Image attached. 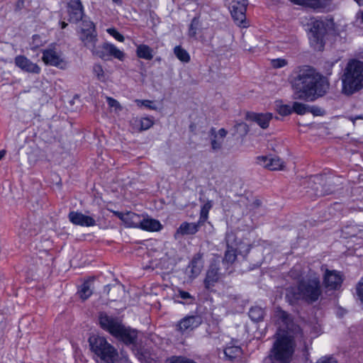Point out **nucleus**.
Listing matches in <instances>:
<instances>
[{
	"label": "nucleus",
	"mask_w": 363,
	"mask_h": 363,
	"mask_svg": "<svg viewBox=\"0 0 363 363\" xmlns=\"http://www.w3.org/2000/svg\"><path fill=\"white\" fill-rule=\"evenodd\" d=\"M275 316L279 328L271 351L272 363H289L292 359L296 341L302 342L303 347L306 348L305 336L288 313L277 309Z\"/></svg>",
	"instance_id": "f257e3e1"
},
{
	"label": "nucleus",
	"mask_w": 363,
	"mask_h": 363,
	"mask_svg": "<svg viewBox=\"0 0 363 363\" xmlns=\"http://www.w3.org/2000/svg\"><path fill=\"white\" fill-rule=\"evenodd\" d=\"M291 84L295 99L306 101H314L329 89L326 78L309 66L298 67L293 72Z\"/></svg>",
	"instance_id": "f03ea898"
},
{
	"label": "nucleus",
	"mask_w": 363,
	"mask_h": 363,
	"mask_svg": "<svg viewBox=\"0 0 363 363\" xmlns=\"http://www.w3.org/2000/svg\"><path fill=\"white\" fill-rule=\"evenodd\" d=\"M321 295L320 278L311 276L298 281L296 286L287 288L286 299L291 305L296 303L299 300L312 303L317 301Z\"/></svg>",
	"instance_id": "7ed1b4c3"
},
{
	"label": "nucleus",
	"mask_w": 363,
	"mask_h": 363,
	"mask_svg": "<svg viewBox=\"0 0 363 363\" xmlns=\"http://www.w3.org/2000/svg\"><path fill=\"white\" fill-rule=\"evenodd\" d=\"M89 343L91 352L99 358V363H131L123 352L119 357L117 350L104 337L92 335L89 338Z\"/></svg>",
	"instance_id": "20e7f679"
},
{
	"label": "nucleus",
	"mask_w": 363,
	"mask_h": 363,
	"mask_svg": "<svg viewBox=\"0 0 363 363\" xmlns=\"http://www.w3.org/2000/svg\"><path fill=\"white\" fill-rule=\"evenodd\" d=\"M99 324L104 330L108 331L125 345H135L136 343L137 330L126 328L118 318L109 316L105 313H101Z\"/></svg>",
	"instance_id": "39448f33"
},
{
	"label": "nucleus",
	"mask_w": 363,
	"mask_h": 363,
	"mask_svg": "<svg viewBox=\"0 0 363 363\" xmlns=\"http://www.w3.org/2000/svg\"><path fill=\"white\" fill-rule=\"evenodd\" d=\"M342 91L347 95L363 88V61L350 60L342 77Z\"/></svg>",
	"instance_id": "423d86ee"
},
{
	"label": "nucleus",
	"mask_w": 363,
	"mask_h": 363,
	"mask_svg": "<svg viewBox=\"0 0 363 363\" xmlns=\"http://www.w3.org/2000/svg\"><path fill=\"white\" fill-rule=\"evenodd\" d=\"M82 25L80 40L84 45L91 52L93 55L104 57V53L100 51L101 45H97L98 38L94 24L91 21H84Z\"/></svg>",
	"instance_id": "0eeeda50"
},
{
	"label": "nucleus",
	"mask_w": 363,
	"mask_h": 363,
	"mask_svg": "<svg viewBox=\"0 0 363 363\" xmlns=\"http://www.w3.org/2000/svg\"><path fill=\"white\" fill-rule=\"evenodd\" d=\"M327 29L325 22L322 20H314L311 22L309 32L311 45L316 50H322L325 45L324 37Z\"/></svg>",
	"instance_id": "6e6552de"
},
{
	"label": "nucleus",
	"mask_w": 363,
	"mask_h": 363,
	"mask_svg": "<svg viewBox=\"0 0 363 363\" xmlns=\"http://www.w3.org/2000/svg\"><path fill=\"white\" fill-rule=\"evenodd\" d=\"M229 9L235 22L242 27H247L245 22V12L247 10V0H228Z\"/></svg>",
	"instance_id": "1a4fd4ad"
},
{
	"label": "nucleus",
	"mask_w": 363,
	"mask_h": 363,
	"mask_svg": "<svg viewBox=\"0 0 363 363\" xmlns=\"http://www.w3.org/2000/svg\"><path fill=\"white\" fill-rule=\"evenodd\" d=\"M203 322L199 315H187L181 319L176 325V330L182 335H189L197 328Z\"/></svg>",
	"instance_id": "9d476101"
},
{
	"label": "nucleus",
	"mask_w": 363,
	"mask_h": 363,
	"mask_svg": "<svg viewBox=\"0 0 363 363\" xmlns=\"http://www.w3.org/2000/svg\"><path fill=\"white\" fill-rule=\"evenodd\" d=\"M343 280V275L340 272L325 269L323 277V283L327 289L338 290L340 289Z\"/></svg>",
	"instance_id": "9b49d317"
},
{
	"label": "nucleus",
	"mask_w": 363,
	"mask_h": 363,
	"mask_svg": "<svg viewBox=\"0 0 363 363\" xmlns=\"http://www.w3.org/2000/svg\"><path fill=\"white\" fill-rule=\"evenodd\" d=\"M257 163L269 170H281L284 167V162L277 156H259Z\"/></svg>",
	"instance_id": "f8f14e48"
},
{
	"label": "nucleus",
	"mask_w": 363,
	"mask_h": 363,
	"mask_svg": "<svg viewBox=\"0 0 363 363\" xmlns=\"http://www.w3.org/2000/svg\"><path fill=\"white\" fill-rule=\"evenodd\" d=\"M14 62L16 67L26 72L39 74L41 71V68L36 63L33 62L24 55L16 56Z\"/></svg>",
	"instance_id": "ddd939ff"
},
{
	"label": "nucleus",
	"mask_w": 363,
	"mask_h": 363,
	"mask_svg": "<svg viewBox=\"0 0 363 363\" xmlns=\"http://www.w3.org/2000/svg\"><path fill=\"white\" fill-rule=\"evenodd\" d=\"M69 221L76 225L82 227H91L96 225L95 219L89 216H86L81 212L71 211L68 215Z\"/></svg>",
	"instance_id": "4468645a"
},
{
	"label": "nucleus",
	"mask_w": 363,
	"mask_h": 363,
	"mask_svg": "<svg viewBox=\"0 0 363 363\" xmlns=\"http://www.w3.org/2000/svg\"><path fill=\"white\" fill-rule=\"evenodd\" d=\"M154 125L151 117H134L130 121V126L133 132H142L148 130Z\"/></svg>",
	"instance_id": "2eb2a0df"
},
{
	"label": "nucleus",
	"mask_w": 363,
	"mask_h": 363,
	"mask_svg": "<svg viewBox=\"0 0 363 363\" xmlns=\"http://www.w3.org/2000/svg\"><path fill=\"white\" fill-rule=\"evenodd\" d=\"M100 51H101L104 55V57H100L104 60H108L109 56H112L121 61H123L125 58V53L111 43H105L102 44Z\"/></svg>",
	"instance_id": "dca6fc26"
},
{
	"label": "nucleus",
	"mask_w": 363,
	"mask_h": 363,
	"mask_svg": "<svg viewBox=\"0 0 363 363\" xmlns=\"http://www.w3.org/2000/svg\"><path fill=\"white\" fill-rule=\"evenodd\" d=\"M42 60L47 65L62 67L63 60L60 55L52 49H47L43 51Z\"/></svg>",
	"instance_id": "f3484780"
},
{
	"label": "nucleus",
	"mask_w": 363,
	"mask_h": 363,
	"mask_svg": "<svg viewBox=\"0 0 363 363\" xmlns=\"http://www.w3.org/2000/svg\"><path fill=\"white\" fill-rule=\"evenodd\" d=\"M219 279V268L215 264H211L207 270L206 276L203 281L205 288L207 290L211 289V288L213 287L218 281Z\"/></svg>",
	"instance_id": "a211bd4d"
},
{
	"label": "nucleus",
	"mask_w": 363,
	"mask_h": 363,
	"mask_svg": "<svg viewBox=\"0 0 363 363\" xmlns=\"http://www.w3.org/2000/svg\"><path fill=\"white\" fill-rule=\"evenodd\" d=\"M247 119L256 123L262 128L265 129L268 128L269 122L272 119V114L270 113H247Z\"/></svg>",
	"instance_id": "6ab92c4d"
},
{
	"label": "nucleus",
	"mask_w": 363,
	"mask_h": 363,
	"mask_svg": "<svg viewBox=\"0 0 363 363\" xmlns=\"http://www.w3.org/2000/svg\"><path fill=\"white\" fill-rule=\"evenodd\" d=\"M69 21L78 22L83 16V6L79 0L72 1L69 5Z\"/></svg>",
	"instance_id": "aec40b11"
},
{
	"label": "nucleus",
	"mask_w": 363,
	"mask_h": 363,
	"mask_svg": "<svg viewBox=\"0 0 363 363\" xmlns=\"http://www.w3.org/2000/svg\"><path fill=\"white\" fill-rule=\"evenodd\" d=\"M203 225V223H200L199 220H198L197 223L184 222L177 228L176 235H194L199 231L200 227Z\"/></svg>",
	"instance_id": "412c9836"
},
{
	"label": "nucleus",
	"mask_w": 363,
	"mask_h": 363,
	"mask_svg": "<svg viewBox=\"0 0 363 363\" xmlns=\"http://www.w3.org/2000/svg\"><path fill=\"white\" fill-rule=\"evenodd\" d=\"M162 225L160 222L156 219L151 218H142L140 228L146 231H159L162 229Z\"/></svg>",
	"instance_id": "4be33fe9"
},
{
	"label": "nucleus",
	"mask_w": 363,
	"mask_h": 363,
	"mask_svg": "<svg viewBox=\"0 0 363 363\" xmlns=\"http://www.w3.org/2000/svg\"><path fill=\"white\" fill-rule=\"evenodd\" d=\"M93 293V282L91 279L84 281L79 287L77 294L82 300L89 298Z\"/></svg>",
	"instance_id": "5701e85b"
},
{
	"label": "nucleus",
	"mask_w": 363,
	"mask_h": 363,
	"mask_svg": "<svg viewBox=\"0 0 363 363\" xmlns=\"http://www.w3.org/2000/svg\"><path fill=\"white\" fill-rule=\"evenodd\" d=\"M202 267L201 257L199 255H195L188 267L190 269V277H196L200 274Z\"/></svg>",
	"instance_id": "b1692460"
},
{
	"label": "nucleus",
	"mask_w": 363,
	"mask_h": 363,
	"mask_svg": "<svg viewBox=\"0 0 363 363\" xmlns=\"http://www.w3.org/2000/svg\"><path fill=\"white\" fill-rule=\"evenodd\" d=\"M142 217L133 212H127L124 223L127 227L140 228Z\"/></svg>",
	"instance_id": "393cba45"
},
{
	"label": "nucleus",
	"mask_w": 363,
	"mask_h": 363,
	"mask_svg": "<svg viewBox=\"0 0 363 363\" xmlns=\"http://www.w3.org/2000/svg\"><path fill=\"white\" fill-rule=\"evenodd\" d=\"M291 2L298 4L303 5L313 9L323 7L326 5L329 0H290Z\"/></svg>",
	"instance_id": "a878e982"
},
{
	"label": "nucleus",
	"mask_w": 363,
	"mask_h": 363,
	"mask_svg": "<svg viewBox=\"0 0 363 363\" xmlns=\"http://www.w3.org/2000/svg\"><path fill=\"white\" fill-rule=\"evenodd\" d=\"M137 56L140 58L150 60L153 58V50L147 45H139L136 49Z\"/></svg>",
	"instance_id": "bb28decb"
},
{
	"label": "nucleus",
	"mask_w": 363,
	"mask_h": 363,
	"mask_svg": "<svg viewBox=\"0 0 363 363\" xmlns=\"http://www.w3.org/2000/svg\"><path fill=\"white\" fill-rule=\"evenodd\" d=\"M241 353V348L238 346L227 347L223 351L225 359L229 361H233L235 358L240 357Z\"/></svg>",
	"instance_id": "cd10ccee"
},
{
	"label": "nucleus",
	"mask_w": 363,
	"mask_h": 363,
	"mask_svg": "<svg viewBox=\"0 0 363 363\" xmlns=\"http://www.w3.org/2000/svg\"><path fill=\"white\" fill-rule=\"evenodd\" d=\"M264 310L259 306H253L250 309L249 317L255 322L260 321L264 318Z\"/></svg>",
	"instance_id": "c85d7f7f"
},
{
	"label": "nucleus",
	"mask_w": 363,
	"mask_h": 363,
	"mask_svg": "<svg viewBox=\"0 0 363 363\" xmlns=\"http://www.w3.org/2000/svg\"><path fill=\"white\" fill-rule=\"evenodd\" d=\"M174 53L177 58L181 62L187 63L190 61V55L188 52L180 45H177L174 48Z\"/></svg>",
	"instance_id": "c756f323"
},
{
	"label": "nucleus",
	"mask_w": 363,
	"mask_h": 363,
	"mask_svg": "<svg viewBox=\"0 0 363 363\" xmlns=\"http://www.w3.org/2000/svg\"><path fill=\"white\" fill-rule=\"evenodd\" d=\"M213 206L211 201H207L201 208L200 216L199 220L200 223L204 224V223L207 220L208 218L209 211L211 209Z\"/></svg>",
	"instance_id": "7c9ffc66"
},
{
	"label": "nucleus",
	"mask_w": 363,
	"mask_h": 363,
	"mask_svg": "<svg viewBox=\"0 0 363 363\" xmlns=\"http://www.w3.org/2000/svg\"><path fill=\"white\" fill-rule=\"evenodd\" d=\"M275 107L277 111L283 116H286L292 113V106L289 104H282L281 101H277L275 102Z\"/></svg>",
	"instance_id": "2f4dec72"
},
{
	"label": "nucleus",
	"mask_w": 363,
	"mask_h": 363,
	"mask_svg": "<svg viewBox=\"0 0 363 363\" xmlns=\"http://www.w3.org/2000/svg\"><path fill=\"white\" fill-rule=\"evenodd\" d=\"M310 106L301 103V102H294L292 105V112H295L298 115H304L307 113H309Z\"/></svg>",
	"instance_id": "473e14b6"
},
{
	"label": "nucleus",
	"mask_w": 363,
	"mask_h": 363,
	"mask_svg": "<svg viewBox=\"0 0 363 363\" xmlns=\"http://www.w3.org/2000/svg\"><path fill=\"white\" fill-rule=\"evenodd\" d=\"M200 26L199 19L197 17H194L189 25L188 35L191 38H196L197 30Z\"/></svg>",
	"instance_id": "72a5a7b5"
},
{
	"label": "nucleus",
	"mask_w": 363,
	"mask_h": 363,
	"mask_svg": "<svg viewBox=\"0 0 363 363\" xmlns=\"http://www.w3.org/2000/svg\"><path fill=\"white\" fill-rule=\"evenodd\" d=\"M237 255L233 247H228L223 257V262L232 264L236 259Z\"/></svg>",
	"instance_id": "f704fd0d"
},
{
	"label": "nucleus",
	"mask_w": 363,
	"mask_h": 363,
	"mask_svg": "<svg viewBox=\"0 0 363 363\" xmlns=\"http://www.w3.org/2000/svg\"><path fill=\"white\" fill-rule=\"evenodd\" d=\"M135 103L139 107L144 106L150 110H157V108L154 101L151 100L135 99Z\"/></svg>",
	"instance_id": "c9c22d12"
},
{
	"label": "nucleus",
	"mask_w": 363,
	"mask_h": 363,
	"mask_svg": "<svg viewBox=\"0 0 363 363\" xmlns=\"http://www.w3.org/2000/svg\"><path fill=\"white\" fill-rule=\"evenodd\" d=\"M167 363H197L191 359L184 356H173L170 357Z\"/></svg>",
	"instance_id": "e433bc0d"
},
{
	"label": "nucleus",
	"mask_w": 363,
	"mask_h": 363,
	"mask_svg": "<svg viewBox=\"0 0 363 363\" xmlns=\"http://www.w3.org/2000/svg\"><path fill=\"white\" fill-rule=\"evenodd\" d=\"M93 72L99 80L102 82L105 80L104 72L101 65L95 64L93 67Z\"/></svg>",
	"instance_id": "4c0bfd02"
},
{
	"label": "nucleus",
	"mask_w": 363,
	"mask_h": 363,
	"mask_svg": "<svg viewBox=\"0 0 363 363\" xmlns=\"http://www.w3.org/2000/svg\"><path fill=\"white\" fill-rule=\"evenodd\" d=\"M347 232L346 233L350 236V237H359L362 238L363 235L361 234V230L359 228V227L356 225L347 227L346 228Z\"/></svg>",
	"instance_id": "58836bf2"
},
{
	"label": "nucleus",
	"mask_w": 363,
	"mask_h": 363,
	"mask_svg": "<svg viewBox=\"0 0 363 363\" xmlns=\"http://www.w3.org/2000/svg\"><path fill=\"white\" fill-rule=\"evenodd\" d=\"M321 189H319V188L317 186L315 189V195L316 196H323L325 195H329L333 194L335 191V187H329L328 189H325L324 187L321 186Z\"/></svg>",
	"instance_id": "ea45409f"
},
{
	"label": "nucleus",
	"mask_w": 363,
	"mask_h": 363,
	"mask_svg": "<svg viewBox=\"0 0 363 363\" xmlns=\"http://www.w3.org/2000/svg\"><path fill=\"white\" fill-rule=\"evenodd\" d=\"M106 31L108 34H110L111 36H113L118 41H119V42L124 41L123 35H121L120 33H118L116 29H115L113 28H108L106 30Z\"/></svg>",
	"instance_id": "a19ab883"
},
{
	"label": "nucleus",
	"mask_w": 363,
	"mask_h": 363,
	"mask_svg": "<svg viewBox=\"0 0 363 363\" xmlns=\"http://www.w3.org/2000/svg\"><path fill=\"white\" fill-rule=\"evenodd\" d=\"M271 65L274 68L279 69L285 67L287 65V61L282 58L274 59L272 60Z\"/></svg>",
	"instance_id": "79ce46f5"
},
{
	"label": "nucleus",
	"mask_w": 363,
	"mask_h": 363,
	"mask_svg": "<svg viewBox=\"0 0 363 363\" xmlns=\"http://www.w3.org/2000/svg\"><path fill=\"white\" fill-rule=\"evenodd\" d=\"M122 288V286L120 284H114V285H106L104 286V292L106 294V295L109 296L110 291L111 289H113L114 291H121Z\"/></svg>",
	"instance_id": "37998d69"
},
{
	"label": "nucleus",
	"mask_w": 363,
	"mask_h": 363,
	"mask_svg": "<svg viewBox=\"0 0 363 363\" xmlns=\"http://www.w3.org/2000/svg\"><path fill=\"white\" fill-rule=\"evenodd\" d=\"M222 140L217 139V135H214V138L211 140V147L214 150H218L221 148L223 144Z\"/></svg>",
	"instance_id": "c03bdc74"
},
{
	"label": "nucleus",
	"mask_w": 363,
	"mask_h": 363,
	"mask_svg": "<svg viewBox=\"0 0 363 363\" xmlns=\"http://www.w3.org/2000/svg\"><path fill=\"white\" fill-rule=\"evenodd\" d=\"M356 291L357 296L363 303V277H362L359 281L358 282L356 287Z\"/></svg>",
	"instance_id": "a18cd8bd"
},
{
	"label": "nucleus",
	"mask_w": 363,
	"mask_h": 363,
	"mask_svg": "<svg viewBox=\"0 0 363 363\" xmlns=\"http://www.w3.org/2000/svg\"><path fill=\"white\" fill-rule=\"evenodd\" d=\"M106 101H107V103H108V106L110 107H113V108H119V109L121 108V105H120L119 102L117 100H116V99H113V98H111L110 96H107L106 97Z\"/></svg>",
	"instance_id": "49530a36"
},
{
	"label": "nucleus",
	"mask_w": 363,
	"mask_h": 363,
	"mask_svg": "<svg viewBox=\"0 0 363 363\" xmlns=\"http://www.w3.org/2000/svg\"><path fill=\"white\" fill-rule=\"evenodd\" d=\"M317 363H338L337 359L333 357H323L320 358Z\"/></svg>",
	"instance_id": "de8ad7c7"
},
{
	"label": "nucleus",
	"mask_w": 363,
	"mask_h": 363,
	"mask_svg": "<svg viewBox=\"0 0 363 363\" xmlns=\"http://www.w3.org/2000/svg\"><path fill=\"white\" fill-rule=\"evenodd\" d=\"M179 297L184 300L190 299L191 301H194V298L187 291L179 290L178 294Z\"/></svg>",
	"instance_id": "09e8293b"
},
{
	"label": "nucleus",
	"mask_w": 363,
	"mask_h": 363,
	"mask_svg": "<svg viewBox=\"0 0 363 363\" xmlns=\"http://www.w3.org/2000/svg\"><path fill=\"white\" fill-rule=\"evenodd\" d=\"M211 132L213 133L212 134H214L215 135H217V136L218 135L222 140H223V138L226 136L227 135V130L224 128H220L218 132V134H216V131H215V129H212L211 130Z\"/></svg>",
	"instance_id": "8fccbe9b"
},
{
	"label": "nucleus",
	"mask_w": 363,
	"mask_h": 363,
	"mask_svg": "<svg viewBox=\"0 0 363 363\" xmlns=\"http://www.w3.org/2000/svg\"><path fill=\"white\" fill-rule=\"evenodd\" d=\"M347 119L352 122L353 125H355L356 121L357 120H363V114L356 115V116H349Z\"/></svg>",
	"instance_id": "3c124183"
},
{
	"label": "nucleus",
	"mask_w": 363,
	"mask_h": 363,
	"mask_svg": "<svg viewBox=\"0 0 363 363\" xmlns=\"http://www.w3.org/2000/svg\"><path fill=\"white\" fill-rule=\"evenodd\" d=\"M235 128H236L237 129H238V128L242 129L245 133H247V131H248L247 125L245 123H238V124L235 125Z\"/></svg>",
	"instance_id": "603ef678"
},
{
	"label": "nucleus",
	"mask_w": 363,
	"mask_h": 363,
	"mask_svg": "<svg viewBox=\"0 0 363 363\" xmlns=\"http://www.w3.org/2000/svg\"><path fill=\"white\" fill-rule=\"evenodd\" d=\"M113 213L124 223L125 218L126 217V213H123L119 211H114Z\"/></svg>",
	"instance_id": "864d4df0"
},
{
	"label": "nucleus",
	"mask_w": 363,
	"mask_h": 363,
	"mask_svg": "<svg viewBox=\"0 0 363 363\" xmlns=\"http://www.w3.org/2000/svg\"><path fill=\"white\" fill-rule=\"evenodd\" d=\"M320 111V109L315 106L310 107L309 112L313 113L314 115H318L319 112Z\"/></svg>",
	"instance_id": "5fc2aeb1"
},
{
	"label": "nucleus",
	"mask_w": 363,
	"mask_h": 363,
	"mask_svg": "<svg viewBox=\"0 0 363 363\" xmlns=\"http://www.w3.org/2000/svg\"><path fill=\"white\" fill-rule=\"evenodd\" d=\"M60 24H61V28L62 29L65 28L67 27V23L64 22V21L61 22Z\"/></svg>",
	"instance_id": "6e6d98bb"
},
{
	"label": "nucleus",
	"mask_w": 363,
	"mask_h": 363,
	"mask_svg": "<svg viewBox=\"0 0 363 363\" xmlns=\"http://www.w3.org/2000/svg\"><path fill=\"white\" fill-rule=\"evenodd\" d=\"M5 151L2 150V151H0V160L4 157V156L5 155Z\"/></svg>",
	"instance_id": "4d7b16f0"
},
{
	"label": "nucleus",
	"mask_w": 363,
	"mask_h": 363,
	"mask_svg": "<svg viewBox=\"0 0 363 363\" xmlns=\"http://www.w3.org/2000/svg\"><path fill=\"white\" fill-rule=\"evenodd\" d=\"M113 2H114L115 4H122V1L121 0H112Z\"/></svg>",
	"instance_id": "13d9d810"
},
{
	"label": "nucleus",
	"mask_w": 363,
	"mask_h": 363,
	"mask_svg": "<svg viewBox=\"0 0 363 363\" xmlns=\"http://www.w3.org/2000/svg\"><path fill=\"white\" fill-rule=\"evenodd\" d=\"M359 6L363 5V0H354Z\"/></svg>",
	"instance_id": "bf43d9fd"
},
{
	"label": "nucleus",
	"mask_w": 363,
	"mask_h": 363,
	"mask_svg": "<svg viewBox=\"0 0 363 363\" xmlns=\"http://www.w3.org/2000/svg\"><path fill=\"white\" fill-rule=\"evenodd\" d=\"M111 298L113 299V300H115V297L111 296Z\"/></svg>",
	"instance_id": "052dcab7"
},
{
	"label": "nucleus",
	"mask_w": 363,
	"mask_h": 363,
	"mask_svg": "<svg viewBox=\"0 0 363 363\" xmlns=\"http://www.w3.org/2000/svg\"><path fill=\"white\" fill-rule=\"evenodd\" d=\"M256 203H257V205H259V203L258 202V201H256Z\"/></svg>",
	"instance_id": "680f3d73"
}]
</instances>
